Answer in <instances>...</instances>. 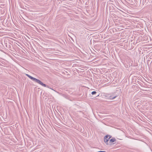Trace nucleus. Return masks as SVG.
Listing matches in <instances>:
<instances>
[{"instance_id": "1", "label": "nucleus", "mask_w": 152, "mask_h": 152, "mask_svg": "<svg viewBox=\"0 0 152 152\" xmlns=\"http://www.w3.org/2000/svg\"><path fill=\"white\" fill-rule=\"evenodd\" d=\"M136 88L137 89V90H138V89L139 88L140 89V90L143 91H151L152 88H150L149 87H144V86H141L142 88H141L138 87V86H136Z\"/></svg>"}, {"instance_id": "2", "label": "nucleus", "mask_w": 152, "mask_h": 152, "mask_svg": "<svg viewBox=\"0 0 152 152\" xmlns=\"http://www.w3.org/2000/svg\"><path fill=\"white\" fill-rule=\"evenodd\" d=\"M31 80L34 82L37 83L41 86H47L45 84L43 83L40 80L35 78L33 77Z\"/></svg>"}, {"instance_id": "3", "label": "nucleus", "mask_w": 152, "mask_h": 152, "mask_svg": "<svg viewBox=\"0 0 152 152\" xmlns=\"http://www.w3.org/2000/svg\"><path fill=\"white\" fill-rule=\"evenodd\" d=\"M31 80L34 82L37 83L41 86H47L45 84L43 83L40 80L35 78L33 77Z\"/></svg>"}, {"instance_id": "4", "label": "nucleus", "mask_w": 152, "mask_h": 152, "mask_svg": "<svg viewBox=\"0 0 152 152\" xmlns=\"http://www.w3.org/2000/svg\"><path fill=\"white\" fill-rule=\"evenodd\" d=\"M31 80L34 82L37 83L41 86H47L45 84L43 83L40 80L35 78L33 77Z\"/></svg>"}, {"instance_id": "5", "label": "nucleus", "mask_w": 152, "mask_h": 152, "mask_svg": "<svg viewBox=\"0 0 152 152\" xmlns=\"http://www.w3.org/2000/svg\"><path fill=\"white\" fill-rule=\"evenodd\" d=\"M104 96L106 97L109 99H113L115 98L117 96H113L110 95V94L104 93Z\"/></svg>"}, {"instance_id": "6", "label": "nucleus", "mask_w": 152, "mask_h": 152, "mask_svg": "<svg viewBox=\"0 0 152 152\" xmlns=\"http://www.w3.org/2000/svg\"><path fill=\"white\" fill-rule=\"evenodd\" d=\"M108 136L106 135L104 138V141L107 145H110V144H109L108 142V141L110 140L108 138Z\"/></svg>"}, {"instance_id": "7", "label": "nucleus", "mask_w": 152, "mask_h": 152, "mask_svg": "<svg viewBox=\"0 0 152 152\" xmlns=\"http://www.w3.org/2000/svg\"><path fill=\"white\" fill-rule=\"evenodd\" d=\"M116 141V139L115 138L113 137L110 140L109 143L113 142Z\"/></svg>"}, {"instance_id": "8", "label": "nucleus", "mask_w": 152, "mask_h": 152, "mask_svg": "<svg viewBox=\"0 0 152 152\" xmlns=\"http://www.w3.org/2000/svg\"><path fill=\"white\" fill-rule=\"evenodd\" d=\"M25 75L26 76H27L31 80H32V79L33 78V77H32V76H30V75H29L28 74H26Z\"/></svg>"}, {"instance_id": "9", "label": "nucleus", "mask_w": 152, "mask_h": 152, "mask_svg": "<svg viewBox=\"0 0 152 152\" xmlns=\"http://www.w3.org/2000/svg\"><path fill=\"white\" fill-rule=\"evenodd\" d=\"M96 91H93L91 92V94L92 95H94L96 94Z\"/></svg>"}, {"instance_id": "10", "label": "nucleus", "mask_w": 152, "mask_h": 152, "mask_svg": "<svg viewBox=\"0 0 152 152\" xmlns=\"http://www.w3.org/2000/svg\"><path fill=\"white\" fill-rule=\"evenodd\" d=\"M48 88H50V89H51L52 90H53V91H55V90L53 89V88H51V87H50L51 86H48Z\"/></svg>"}, {"instance_id": "11", "label": "nucleus", "mask_w": 152, "mask_h": 152, "mask_svg": "<svg viewBox=\"0 0 152 152\" xmlns=\"http://www.w3.org/2000/svg\"><path fill=\"white\" fill-rule=\"evenodd\" d=\"M109 135L108 136V138H109L110 139L112 137V136L110 135Z\"/></svg>"}, {"instance_id": "12", "label": "nucleus", "mask_w": 152, "mask_h": 152, "mask_svg": "<svg viewBox=\"0 0 152 152\" xmlns=\"http://www.w3.org/2000/svg\"><path fill=\"white\" fill-rule=\"evenodd\" d=\"M37 88L36 87H35L34 88V90L36 91H37Z\"/></svg>"}, {"instance_id": "13", "label": "nucleus", "mask_w": 152, "mask_h": 152, "mask_svg": "<svg viewBox=\"0 0 152 152\" xmlns=\"http://www.w3.org/2000/svg\"><path fill=\"white\" fill-rule=\"evenodd\" d=\"M98 152H106L105 151H98Z\"/></svg>"}, {"instance_id": "14", "label": "nucleus", "mask_w": 152, "mask_h": 152, "mask_svg": "<svg viewBox=\"0 0 152 152\" xmlns=\"http://www.w3.org/2000/svg\"><path fill=\"white\" fill-rule=\"evenodd\" d=\"M133 87H135V86H133ZM132 87L133 88H134V87H133V86H132Z\"/></svg>"}, {"instance_id": "15", "label": "nucleus", "mask_w": 152, "mask_h": 152, "mask_svg": "<svg viewBox=\"0 0 152 152\" xmlns=\"http://www.w3.org/2000/svg\"><path fill=\"white\" fill-rule=\"evenodd\" d=\"M38 89H39V88H38Z\"/></svg>"}, {"instance_id": "16", "label": "nucleus", "mask_w": 152, "mask_h": 152, "mask_svg": "<svg viewBox=\"0 0 152 152\" xmlns=\"http://www.w3.org/2000/svg\"><path fill=\"white\" fill-rule=\"evenodd\" d=\"M83 86V87H86V86Z\"/></svg>"}]
</instances>
